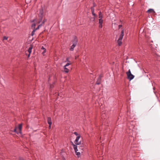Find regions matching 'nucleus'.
Wrapping results in <instances>:
<instances>
[{
    "label": "nucleus",
    "mask_w": 160,
    "mask_h": 160,
    "mask_svg": "<svg viewBox=\"0 0 160 160\" xmlns=\"http://www.w3.org/2000/svg\"><path fill=\"white\" fill-rule=\"evenodd\" d=\"M80 137V135L77 136L74 141V143L75 144V145L78 146V148L79 150V151L82 150L83 149V143L81 141H79Z\"/></svg>",
    "instance_id": "f257e3e1"
},
{
    "label": "nucleus",
    "mask_w": 160,
    "mask_h": 160,
    "mask_svg": "<svg viewBox=\"0 0 160 160\" xmlns=\"http://www.w3.org/2000/svg\"><path fill=\"white\" fill-rule=\"evenodd\" d=\"M72 45L69 48V50L71 51H73L74 50V48L77 44L78 42V39L75 36L74 37L73 40L72 41Z\"/></svg>",
    "instance_id": "f03ea898"
},
{
    "label": "nucleus",
    "mask_w": 160,
    "mask_h": 160,
    "mask_svg": "<svg viewBox=\"0 0 160 160\" xmlns=\"http://www.w3.org/2000/svg\"><path fill=\"white\" fill-rule=\"evenodd\" d=\"M128 78L130 81L132 80L134 77V76L132 75L130 69L126 73Z\"/></svg>",
    "instance_id": "7ed1b4c3"
},
{
    "label": "nucleus",
    "mask_w": 160,
    "mask_h": 160,
    "mask_svg": "<svg viewBox=\"0 0 160 160\" xmlns=\"http://www.w3.org/2000/svg\"><path fill=\"white\" fill-rule=\"evenodd\" d=\"M72 142V145L73 146V148L76 154L79 157L80 155V152H78V146L74 144Z\"/></svg>",
    "instance_id": "20e7f679"
},
{
    "label": "nucleus",
    "mask_w": 160,
    "mask_h": 160,
    "mask_svg": "<svg viewBox=\"0 0 160 160\" xmlns=\"http://www.w3.org/2000/svg\"><path fill=\"white\" fill-rule=\"evenodd\" d=\"M43 11L42 9H41L40 10V13L39 14V16L40 18V21L39 22V23H40L41 22V21L42 20V19L43 17Z\"/></svg>",
    "instance_id": "39448f33"
},
{
    "label": "nucleus",
    "mask_w": 160,
    "mask_h": 160,
    "mask_svg": "<svg viewBox=\"0 0 160 160\" xmlns=\"http://www.w3.org/2000/svg\"><path fill=\"white\" fill-rule=\"evenodd\" d=\"M103 20L102 19H99V27L100 28H102V27Z\"/></svg>",
    "instance_id": "423d86ee"
},
{
    "label": "nucleus",
    "mask_w": 160,
    "mask_h": 160,
    "mask_svg": "<svg viewBox=\"0 0 160 160\" xmlns=\"http://www.w3.org/2000/svg\"><path fill=\"white\" fill-rule=\"evenodd\" d=\"M124 35V30L123 29L121 31V34L119 36L118 39H119V40H122Z\"/></svg>",
    "instance_id": "0eeeda50"
},
{
    "label": "nucleus",
    "mask_w": 160,
    "mask_h": 160,
    "mask_svg": "<svg viewBox=\"0 0 160 160\" xmlns=\"http://www.w3.org/2000/svg\"><path fill=\"white\" fill-rule=\"evenodd\" d=\"M48 122L49 126H51L52 124L51 118L50 117H48L47 119Z\"/></svg>",
    "instance_id": "6e6552de"
},
{
    "label": "nucleus",
    "mask_w": 160,
    "mask_h": 160,
    "mask_svg": "<svg viewBox=\"0 0 160 160\" xmlns=\"http://www.w3.org/2000/svg\"><path fill=\"white\" fill-rule=\"evenodd\" d=\"M32 46H31L30 47H29L28 51L29 52V54L28 56V57H29L30 53L32 52Z\"/></svg>",
    "instance_id": "1a4fd4ad"
},
{
    "label": "nucleus",
    "mask_w": 160,
    "mask_h": 160,
    "mask_svg": "<svg viewBox=\"0 0 160 160\" xmlns=\"http://www.w3.org/2000/svg\"><path fill=\"white\" fill-rule=\"evenodd\" d=\"M22 123L19 124L18 126V128L20 130L19 133H22L21 130L22 128Z\"/></svg>",
    "instance_id": "9d476101"
},
{
    "label": "nucleus",
    "mask_w": 160,
    "mask_h": 160,
    "mask_svg": "<svg viewBox=\"0 0 160 160\" xmlns=\"http://www.w3.org/2000/svg\"><path fill=\"white\" fill-rule=\"evenodd\" d=\"M91 10L92 14L94 17H95L96 16V15L95 14V13L94 12V9L93 7H92L91 8Z\"/></svg>",
    "instance_id": "9b49d317"
},
{
    "label": "nucleus",
    "mask_w": 160,
    "mask_h": 160,
    "mask_svg": "<svg viewBox=\"0 0 160 160\" xmlns=\"http://www.w3.org/2000/svg\"><path fill=\"white\" fill-rule=\"evenodd\" d=\"M101 77L100 76L98 79V80H97V81L96 82V84H98V85H99L100 84V81H101Z\"/></svg>",
    "instance_id": "f8f14e48"
},
{
    "label": "nucleus",
    "mask_w": 160,
    "mask_h": 160,
    "mask_svg": "<svg viewBox=\"0 0 160 160\" xmlns=\"http://www.w3.org/2000/svg\"><path fill=\"white\" fill-rule=\"evenodd\" d=\"M147 12L148 13L154 12H155L154 10L152 9H149L147 11Z\"/></svg>",
    "instance_id": "ddd939ff"
},
{
    "label": "nucleus",
    "mask_w": 160,
    "mask_h": 160,
    "mask_svg": "<svg viewBox=\"0 0 160 160\" xmlns=\"http://www.w3.org/2000/svg\"><path fill=\"white\" fill-rule=\"evenodd\" d=\"M99 18H100V19H102L103 18V15L102 14V13L101 12H100L99 13L98 15Z\"/></svg>",
    "instance_id": "4468645a"
},
{
    "label": "nucleus",
    "mask_w": 160,
    "mask_h": 160,
    "mask_svg": "<svg viewBox=\"0 0 160 160\" xmlns=\"http://www.w3.org/2000/svg\"><path fill=\"white\" fill-rule=\"evenodd\" d=\"M117 42L119 46H120L122 44V40H119V39H118Z\"/></svg>",
    "instance_id": "2eb2a0df"
},
{
    "label": "nucleus",
    "mask_w": 160,
    "mask_h": 160,
    "mask_svg": "<svg viewBox=\"0 0 160 160\" xmlns=\"http://www.w3.org/2000/svg\"><path fill=\"white\" fill-rule=\"evenodd\" d=\"M64 71L65 72L67 73L68 72L69 70L66 67H64Z\"/></svg>",
    "instance_id": "dca6fc26"
},
{
    "label": "nucleus",
    "mask_w": 160,
    "mask_h": 160,
    "mask_svg": "<svg viewBox=\"0 0 160 160\" xmlns=\"http://www.w3.org/2000/svg\"><path fill=\"white\" fill-rule=\"evenodd\" d=\"M42 25V24H40L39 25L38 27L35 29L36 30L38 29Z\"/></svg>",
    "instance_id": "f3484780"
},
{
    "label": "nucleus",
    "mask_w": 160,
    "mask_h": 160,
    "mask_svg": "<svg viewBox=\"0 0 160 160\" xmlns=\"http://www.w3.org/2000/svg\"><path fill=\"white\" fill-rule=\"evenodd\" d=\"M47 21V19H44V20L42 22L41 24H42V25L44 24V22Z\"/></svg>",
    "instance_id": "a211bd4d"
},
{
    "label": "nucleus",
    "mask_w": 160,
    "mask_h": 160,
    "mask_svg": "<svg viewBox=\"0 0 160 160\" xmlns=\"http://www.w3.org/2000/svg\"><path fill=\"white\" fill-rule=\"evenodd\" d=\"M76 136H79V135H80V134H78V132H74L73 133Z\"/></svg>",
    "instance_id": "6ab92c4d"
},
{
    "label": "nucleus",
    "mask_w": 160,
    "mask_h": 160,
    "mask_svg": "<svg viewBox=\"0 0 160 160\" xmlns=\"http://www.w3.org/2000/svg\"><path fill=\"white\" fill-rule=\"evenodd\" d=\"M90 20L91 21H94L95 20V17H92L90 18Z\"/></svg>",
    "instance_id": "aec40b11"
},
{
    "label": "nucleus",
    "mask_w": 160,
    "mask_h": 160,
    "mask_svg": "<svg viewBox=\"0 0 160 160\" xmlns=\"http://www.w3.org/2000/svg\"><path fill=\"white\" fill-rule=\"evenodd\" d=\"M17 128V127H15V129H14L13 131L14 132H16V133L18 134V132L17 131V130H16Z\"/></svg>",
    "instance_id": "412c9836"
},
{
    "label": "nucleus",
    "mask_w": 160,
    "mask_h": 160,
    "mask_svg": "<svg viewBox=\"0 0 160 160\" xmlns=\"http://www.w3.org/2000/svg\"><path fill=\"white\" fill-rule=\"evenodd\" d=\"M36 30L34 29L32 32V35L33 36L34 34V33Z\"/></svg>",
    "instance_id": "4be33fe9"
},
{
    "label": "nucleus",
    "mask_w": 160,
    "mask_h": 160,
    "mask_svg": "<svg viewBox=\"0 0 160 160\" xmlns=\"http://www.w3.org/2000/svg\"><path fill=\"white\" fill-rule=\"evenodd\" d=\"M70 64V63H68L64 66V67H66L68 66Z\"/></svg>",
    "instance_id": "5701e85b"
},
{
    "label": "nucleus",
    "mask_w": 160,
    "mask_h": 160,
    "mask_svg": "<svg viewBox=\"0 0 160 160\" xmlns=\"http://www.w3.org/2000/svg\"><path fill=\"white\" fill-rule=\"evenodd\" d=\"M8 38V37H4L3 38V39L4 40H7Z\"/></svg>",
    "instance_id": "b1692460"
},
{
    "label": "nucleus",
    "mask_w": 160,
    "mask_h": 160,
    "mask_svg": "<svg viewBox=\"0 0 160 160\" xmlns=\"http://www.w3.org/2000/svg\"><path fill=\"white\" fill-rule=\"evenodd\" d=\"M44 51H43V52H42V54H44V53H45L46 52V49H45V50H43Z\"/></svg>",
    "instance_id": "393cba45"
},
{
    "label": "nucleus",
    "mask_w": 160,
    "mask_h": 160,
    "mask_svg": "<svg viewBox=\"0 0 160 160\" xmlns=\"http://www.w3.org/2000/svg\"><path fill=\"white\" fill-rule=\"evenodd\" d=\"M35 26V24L34 23V24H33L32 25V27H34Z\"/></svg>",
    "instance_id": "a878e982"
},
{
    "label": "nucleus",
    "mask_w": 160,
    "mask_h": 160,
    "mask_svg": "<svg viewBox=\"0 0 160 160\" xmlns=\"http://www.w3.org/2000/svg\"><path fill=\"white\" fill-rule=\"evenodd\" d=\"M41 49L43 50H45L46 49L43 46H42L41 48Z\"/></svg>",
    "instance_id": "bb28decb"
},
{
    "label": "nucleus",
    "mask_w": 160,
    "mask_h": 160,
    "mask_svg": "<svg viewBox=\"0 0 160 160\" xmlns=\"http://www.w3.org/2000/svg\"><path fill=\"white\" fill-rule=\"evenodd\" d=\"M119 28H120L122 27V25H119L118 26Z\"/></svg>",
    "instance_id": "cd10ccee"
},
{
    "label": "nucleus",
    "mask_w": 160,
    "mask_h": 160,
    "mask_svg": "<svg viewBox=\"0 0 160 160\" xmlns=\"http://www.w3.org/2000/svg\"><path fill=\"white\" fill-rule=\"evenodd\" d=\"M66 60H67V61H68V58H67V59H66Z\"/></svg>",
    "instance_id": "c85d7f7f"
},
{
    "label": "nucleus",
    "mask_w": 160,
    "mask_h": 160,
    "mask_svg": "<svg viewBox=\"0 0 160 160\" xmlns=\"http://www.w3.org/2000/svg\"><path fill=\"white\" fill-rule=\"evenodd\" d=\"M49 128H51V126L49 125Z\"/></svg>",
    "instance_id": "c756f323"
},
{
    "label": "nucleus",
    "mask_w": 160,
    "mask_h": 160,
    "mask_svg": "<svg viewBox=\"0 0 160 160\" xmlns=\"http://www.w3.org/2000/svg\"><path fill=\"white\" fill-rule=\"evenodd\" d=\"M54 115H55V113H54Z\"/></svg>",
    "instance_id": "7c9ffc66"
},
{
    "label": "nucleus",
    "mask_w": 160,
    "mask_h": 160,
    "mask_svg": "<svg viewBox=\"0 0 160 160\" xmlns=\"http://www.w3.org/2000/svg\"><path fill=\"white\" fill-rule=\"evenodd\" d=\"M75 58H76V59H77V57H75Z\"/></svg>",
    "instance_id": "2f4dec72"
}]
</instances>
